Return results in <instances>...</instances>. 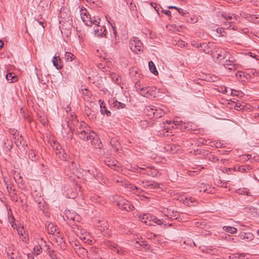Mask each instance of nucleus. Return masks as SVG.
Masks as SVG:
<instances>
[{"label":"nucleus","instance_id":"1","mask_svg":"<svg viewBox=\"0 0 259 259\" xmlns=\"http://www.w3.org/2000/svg\"><path fill=\"white\" fill-rule=\"evenodd\" d=\"M229 56L228 53L226 52H221L220 54H217L213 56L214 59L216 61H218L219 63L223 64L224 66L229 70H236L238 67V65L235 63L233 59H227V57Z\"/></svg>","mask_w":259,"mask_h":259},{"label":"nucleus","instance_id":"2","mask_svg":"<svg viewBox=\"0 0 259 259\" xmlns=\"http://www.w3.org/2000/svg\"><path fill=\"white\" fill-rule=\"evenodd\" d=\"M78 135L80 139L84 141H89L91 138L95 137L96 133L83 122L80 124V127L78 130Z\"/></svg>","mask_w":259,"mask_h":259},{"label":"nucleus","instance_id":"3","mask_svg":"<svg viewBox=\"0 0 259 259\" xmlns=\"http://www.w3.org/2000/svg\"><path fill=\"white\" fill-rule=\"evenodd\" d=\"M139 220L147 226H154L161 225L163 221L162 220L158 219L154 215L150 213H144L139 216Z\"/></svg>","mask_w":259,"mask_h":259},{"label":"nucleus","instance_id":"4","mask_svg":"<svg viewBox=\"0 0 259 259\" xmlns=\"http://www.w3.org/2000/svg\"><path fill=\"white\" fill-rule=\"evenodd\" d=\"M114 202L116 203L117 206L121 209L126 211H130L133 210L134 207L128 200L118 196H113Z\"/></svg>","mask_w":259,"mask_h":259},{"label":"nucleus","instance_id":"5","mask_svg":"<svg viewBox=\"0 0 259 259\" xmlns=\"http://www.w3.org/2000/svg\"><path fill=\"white\" fill-rule=\"evenodd\" d=\"M77 236L84 243L91 244L93 243V238L87 231L81 227H77L74 231Z\"/></svg>","mask_w":259,"mask_h":259},{"label":"nucleus","instance_id":"6","mask_svg":"<svg viewBox=\"0 0 259 259\" xmlns=\"http://www.w3.org/2000/svg\"><path fill=\"white\" fill-rule=\"evenodd\" d=\"M136 88L139 94L145 97H155L156 94V88L155 87H147L142 88L139 85L136 87Z\"/></svg>","mask_w":259,"mask_h":259},{"label":"nucleus","instance_id":"7","mask_svg":"<svg viewBox=\"0 0 259 259\" xmlns=\"http://www.w3.org/2000/svg\"><path fill=\"white\" fill-rule=\"evenodd\" d=\"M129 46L131 50L135 54H138L142 50V43L137 37L132 38L130 41Z\"/></svg>","mask_w":259,"mask_h":259},{"label":"nucleus","instance_id":"8","mask_svg":"<svg viewBox=\"0 0 259 259\" xmlns=\"http://www.w3.org/2000/svg\"><path fill=\"white\" fill-rule=\"evenodd\" d=\"M133 170L134 171H137L144 174H147L153 177L156 176L158 172L156 169H155L154 168L151 167H147L146 168H145L144 167L136 166L133 167Z\"/></svg>","mask_w":259,"mask_h":259},{"label":"nucleus","instance_id":"9","mask_svg":"<svg viewBox=\"0 0 259 259\" xmlns=\"http://www.w3.org/2000/svg\"><path fill=\"white\" fill-rule=\"evenodd\" d=\"M116 182L118 183H120L121 186L128 189L130 191H132L134 193L137 194V195H139L141 192L140 189L134 186V185L128 184V183L125 180H118L116 181Z\"/></svg>","mask_w":259,"mask_h":259},{"label":"nucleus","instance_id":"10","mask_svg":"<svg viewBox=\"0 0 259 259\" xmlns=\"http://www.w3.org/2000/svg\"><path fill=\"white\" fill-rule=\"evenodd\" d=\"M80 17L82 21L86 25H92L91 17L86 9H81L80 10Z\"/></svg>","mask_w":259,"mask_h":259},{"label":"nucleus","instance_id":"11","mask_svg":"<svg viewBox=\"0 0 259 259\" xmlns=\"http://www.w3.org/2000/svg\"><path fill=\"white\" fill-rule=\"evenodd\" d=\"M65 214L68 223L71 221H79V216L74 211L66 210L65 211Z\"/></svg>","mask_w":259,"mask_h":259},{"label":"nucleus","instance_id":"12","mask_svg":"<svg viewBox=\"0 0 259 259\" xmlns=\"http://www.w3.org/2000/svg\"><path fill=\"white\" fill-rule=\"evenodd\" d=\"M46 244L45 241L42 238H39L37 240V244L33 247V253L35 255H38L42 252V246Z\"/></svg>","mask_w":259,"mask_h":259},{"label":"nucleus","instance_id":"13","mask_svg":"<svg viewBox=\"0 0 259 259\" xmlns=\"http://www.w3.org/2000/svg\"><path fill=\"white\" fill-rule=\"evenodd\" d=\"M94 33L97 36H103L106 34V30L104 26L99 24L96 25L94 27Z\"/></svg>","mask_w":259,"mask_h":259},{"label":"nucleus","instance_id":"14","mask_svg":"<svg viewBox=\"0 0 259 259\" xmlns=\"http://www.w3.org/2000/svg\"><path fill=\"white\" fill-rule=\"evenodd\" d=\"M105 163L107 166L111 167L114 170L117 171L122 170V168L120 166V164L116 160H107L105 161Z\"/></svg>","mask_w":259,"mask_h":259},{"label":"nucleus","instance_id":"15","mask_svg":"<svg viewBox=\"0 0 259 259\" xmlns=\"http://www.w3.org/2000/svg\"><path fill=\"white\" fill-rule=\"evenodd\" d=\"M157 110V107L153 105L147 106L145 109V113L150 117L155 116V111Z\"/></svg>","mask_w":259,"mask_h":259},{"label":"nucleus","instance_id":"16","mask_svg":"<svg viewBox=\"0 0 259 259\" xmlns=\"http://www.w3.org/2000/svg\"><path fill=\"white\" fill-rule=\"evenodd\" d=\"M222 15L227 21L225 24L228 23L230 24V23H234L237 20L236 16L233 14H222Z\"/></svg>","mask_w":259,"mask_h":259},{"label":"nucleus","instance_id":"17","mask_svg":"<svg viewBox=\"0 0 259 259\" xmlns=\"http://www.w3.org/2000/svg\"><path fill=\"white\" fill-rule=\"evenodd\" d=\"M101 252L99 249L95 247H92L90 250V255L94 259H102L100 255Z\"/></svg>","mask_w":259,"mask_h":259},{"label":"nucleus","instance_id":"18","mask_svg":"<svg viewBox=\"0 0 259 259\" xmlns=\"http://www.w3.org/2000/svg\"><path fill=\"white\" fill-rule=\"evenodd\" d=\"M100 106V111L102 114L104 115L106 114L108 116L111 115V112L109 110L106 109V104L104 101H102L100 100L99 101Z\"/></svg>","mask_w":259,"mask_h":259},{"label":"nucleus","instance_id":"19","mask_svg":"<svg viewBox=\"0 0 259 259\" xmlns=\"http://www.w3.org/2000/svg\"><path fill=\"white\" fill-rule=\"evenodd\" d=\"M7 255L8 259H22L16 251L10 249L7 251Z\"/></svg>","mask_w":259,"mask_h":259},{"label":"nucleus","instance_id":"20","mask_svg":"<svg viewBox=\"0 0 259 259\" xmlns=\"http://www.w3.org/2000/svg\"><path fill=\"white\" fill-rule=\"evenodd\" d=\"M75 251L76 254L82 258H83L88 255V251L83 247H77L75 248Z\"/></svg>","mask_w":259,"mask_h":259},{"label":"nucleus","instance_id":"21","mask_svg":"<svg viewBox=\"0 0 259 259\" xmlns=\"http://www.w3.org/2000/svg\"><path fill=\"white\" fill-rule=\"evenodd\" d=\"M108 246L112 250L118 254H122L123 253V249L114 243L110 242L109 243Z\"/></svg>","mask_w":259,"mask_h":259},{"label":"nucleus","instance_id":"22","mask_svg":"<svg viewBox=\"0 0 259 259\" xmlns=\"http://www.w3.org/2000/svg\"><path fill=\"white\" fill-rule=\"evenodd\" d=\"M92 145L95 148H101L102 147V143L100 140H99L98 137L96 134L95 137H94V138H91L90 140Z\"/></svg>","mask_w":259,"mask_h":259},{"label":"nucleus","instance_id":"23","mask_svg":"<svg viewBox=\"0 0 259 259\" xmlns=\"http://www.w3.org/2000/svg\"><path fill=\"white\" fill-rule=\"evenodd\" d=\"M139 184L144 188L149 187L150 188H155L158 187V184L152 183L148 181H140Z\"/></svg>","mask_w":259,"mask_h":259},{"label":"nucleus","instance_id":"24","mask_svg":"<svg viewBox=\"0 0 259 259\" xmlns=\"http://www.w3.org/2000/svg\"><path fill=\"white\" fill-rule=\"evenodd\" d=\"M52 61L54 66H55L57 69H61L62 68L63 64L59 56H54Z\"/></svg>","mask_w":259,"mask_h":259},{"label":"nucleus","instance_id":"25","mask_svg":"<svg viewBox=\"0 0 259 259\" xmlns=\"http://www.w3.org/2000/svg\"><path fill=\"white\" fill-rule=\"evenodd\" d=\"M166 122L167 124H168V126H164V127L168 130L170 129V128H175V127L177 125H180L182 123V121H172L170 120V121L166 120Z\"/></svg>","mask_w":259,"mask_h":259},{"label":"nucleus","instance_id":"26","mask_svg":"<svg viewBox=\"0 0 259 259\" xmlns=\"http://www.w3.org/2000/svg\"><path fill=\"white\" fill-rule=\"evenodd\" d=\"M164 215L168 218L171 219H177L179 215V213L177 212L170 211L168 210L164 212Z\"/></svg>","mask_w":259,"mask_h":259},{"label":"nucleus","instance_id":"27","mask_svg":"<svg viewBox=\"0 0 259 259\" xmlns=\"http://www.w3.org/2000/svg\"><path fill=\"white\" fill-rule=\"evenodd\" d=\"M47 230L50 234H55V233H59V232H57V227L53 223H49L48 225Z\"/></svg>","mask_w":259,"mask_h":259},{"label":"nucleus","instance_id":"28","mask_svg":"<svg viewBox=\"0 0 259 259\" xmlns=\"http://www.w3.org/2000/svg\"><path fill=\"white\" fill-rule=\"evenodd\" d=\"M246 75H247V73L242 71H238L236 73L237 78L241 81H245V79L247 78Z\"/></svg>","mask_w":259,"mask_h":259},{"label":"nucleus","instance_id":"29","mask_svg":"<svg viewBox=\"0 0 259 259\" xmlns=\"http://www.w3.org/2000/svg\"><path fill=\"white\" fill-rule=\"evenodd\" d=\"M6 79L10 82H15L17 80L16 75L13 73H9L6 76Z\"/></svg>","mask_w":259,"mask_h":259},{"label":"nucleus","instance_id":"30","mask_svg":"<svg viewBox=\"0 0 259 259\" xmlns=\"http://www.w3.org/2000/svg\"><path fill=\"white\" fill-rule=\"evenodd\" d=\"M251 169L249 166L247 165H240L237 167V170L241 172H246Z\"/></svg>","mask_w":259,"mask_h":259},{"label":"nucleus","instance_id":"31","mask_svg":"<svg viewBox=\"0 0 259 259\" xmlns=\"http://www.w3.org/2000/svg\"><path fill=\"white\" fill-rule=\"evenodd\" d=\"M149 67L150 71L155 75L158 74V71L156 70V67L152 61L149 62Z\"/></svg>","mask_w":259,"mask_h":259},{"label":"nucleus","instance_id":"32","mask_svg":"<svg viewBox=\"0 0 259 259\" xmlns=\"http://www.w3.org/2000/svg\"><path fill=\"white\" fill-rule=\"evenodd\" d=\"M56 154L61 160H66L67 154L65 153L64 150L62 149L58 152H56Z\"/></svg>","mask_w":259,"mask_h":259},{"label":"nucleus","instance_id":"33","mask_svg":"<svg viewBox=\"0 0 259 259\" xmlns=\"http://www.w3.org/2000/svg\"><path fill=\"white\" fill-rule=\"evenodd\" d=\"M90 200L92 203L103 204V202H100V198L97 195H93L90 197Z\"/></svg>","mask_w":259,"mask_h":259},{"label":"nucleus","instance_id":"34","mask_svg":"<svg viewBox=\"0 0 259 259\" xmlns=\"http://www.w3.org/2000/svg\"><path fill=\"white\" fill-rule=\"evenodd\" d=\"M200 46H202L201 50L202 51L206 54H208L210 52V49L209 48L208 45L206 43L200 44Z\"/></svg>","mask_w":259,"mask_h":259},{"label":"nucleus","instance_id":"35","mask_svg":"<svg viewBox=\"0 0 259 259\" xmlns=\"http://www.w3.org/2000/svg\"><path fill=\"white\" fill-rule=\"evenodd\" d=\"M223 229L225 231L231 234H234L237 232V229L233 227L225 226Z\"/></svg>","mask_w":259,"mask_h":259},{"label":"nucleus","instance_id":"36","mask_svg":"<svg viewBox=\"0 0 259 259\" xmlns=\"http://www.w3.org/2000/svg\"><path fill=\"white\" fill-rule=\"evenodd\" d=\"M184 202L188 205H195L196 204L195 200L192 197L186 198Z\"/></svg>","mask_w":259,"mask_h":259},{"label":"nucleus","instance_id":"37","mask_svg":"<svg viewBox=\"0 0 259 259\" xmlns=\"http://www.w3.org/2000/svg\"><path fill=\"white\" fill-rule=\"evenodd\" d=\"M218 90L220 92H222L223 94H228L230 91L231 94H232L233 93L232 90H228L227 88L225 86L220 87L218 89Z\"/></svg>","mask_w":259,"mask_h":259},{"label":"nucleus","instance_id":"38","mask_svg":"<svg viewBox=\"0 0 259 259\" xmlns=\"http://www.w3.org/2000/svg\"><path fill=\"white\" fill-rule=\"evenodd\" d=\"M91 21H92V25L94 24V25H95V26L96 25L100 24L101 19L98 16H95L93 17V18H91Z\"/></svg>","mask_w":259,"mask_h":259},{"label":"nucleus","instance_id":"39","mask_svg":"<svg viewBox=\"0 0 259 259\" xmlns=\"http://www.w3.org/2000/svg\"><path fill=\"white\" fill-rule=\"evenodd\" d=\"M51 146L53 149L56 150V152H58L62 149L61 146L56 142H53Z\"/></svg>","mask_w":259,"mask_h":259},{"label":"nucleus","instance_id":"40","mask_svg":"<svg viewBox=\"0 0 259 259\" xmlns=\"http://www.w3.org/2000/svg\"><path fill=\"white\" fill-rule=\"evenodd\" d=\"M64 58L66 61H71L73 59L74 55L70 52H66Z\"/></svg>","mask_w":259,"mask_h":259},{"label":"nucleus","instance_id":"41","mask_svg":"<svg viewBox=\"0 0 259 259\" xmlns=\"http://www.w3.org/2000/svg\"><path fill=\"white\" fill-rule=\"evenodd\" d=\"M24 234H23L22 236L20 237L21 239H22V241L25 242L26 244L29 243V237L27 233L25 232V231H24Z\"/></svg>","mask_w":259,"mask_h":259},{"label":"nucleus","instance_id":"42","mask_svg":"<svg viewBox=\"0 0 259 259\" xmlns=\"http://www.w3.org/2000/svg\"><path fill=\"white\" fill-rule=\"evenodd\" d=\"M163 114V111L161 109L157 108V110H156V111H155V114L154 117H155L156 118L160 117L162 116Z\"/></svg>","mask_w":259,"mask_h":259},{"label":"nucleus","instance_id":"43","mask_svg":"<svg viewBox=\"0 0 259 259\" xmlns=\"http://www.w3.org/2000/svg\"><path fill=\"white\" fill-rule=\"evenodd\" d=\"M115 106L117 107L118 109H122L125 107V104L116 101L114 102Z\"/></svg>","mask_w":259,"mask_h":259},{"label":"nucleus","instance_id":"44","mask_svg":"<svg viewBox=\"0 0 259 259\" xmlns=\"http://www.w3.org/2000/svg\"><path fill=\"white\" fill-rule=\"evenodd\" d=\"M85 171L90 173L91 175H93L94 176H95V172H97V170L95 168L92 167L89 169L86 170Z\"/></svg>","mask_w":259,"mask_h":259},{"label":"nucleus","instance_id":"45","mask_svg":"<svg viewBox=\"0 0 259 259\" xmlns=\"http://www.w3.org/2000/svg\"><path fill=\"white\" fill-rule=\"evenodd\" d=\"M82 94L87 97H90L91 96L90 92L87 89H81Z\"/></svg>","mask_w":259,"mask_h":259},{"label":"nucleus","instance_id":"46","mask_svg":"<svg viewBox=\"0 0 259 259\" xmlns=\"http://www.w3.org/2000/svg\"><path fill=\"white\" fill-rule=\"evenodd\" d=\"M35 155L32 151L29 153L28 156L29 158L31 159V160L33 161L35 160Z\"/></svg>","mask_w":259,"mask_h":259},{"label":"nucleus","instance_id":"47","mask_svg":"<svg viewBox=\"0 0 259 259\" xmlns=\"http://www.w3.org/2000/svg\"><path fill=\"white\" fill-rule=\"evenodd\" d=\"M112 78L113 79V81H114L116 83H119V81L118 77L116 76V75H113Z\"/></svg>","mask_w":259,"mask_h":259},{"label":"nucleus","instance_id":"48","mask_svg":"<svg viewBox=\"0 0 259 259\" xmlns=\"http://www.w3.org/2000/svg\"><path fill=\"white\" fill-rule=\"evenodd\" d=\"M244 107V106L243 105H242L241 104H236L235 107V108L236 110H242V109H243Z\"/></svg>","mask_w":259,"mask_h":259},{"label":"nucleus","instance_id":"49","mask_svg":"<svg viewBox=\"0 0 259 259\" xmlns=\"http://www.w3.org/2000/svg\"><path fill=\"white\" fill-rule=\"evenodd\" d=\"M17 231H18V234L20 235V237L21 236H22L23 234H24V231H25L24 230L23 227H21V228H19V229H18Z\"/></svg>","mask_w":259,"mask_h":259},{"label":"nucleus","instance_id":"50","mask_svg":"<svg viewBox=\"0 0 259 259\" xmlns=\"http://www.w3.org/2000/svg\"><path fill=\"white\" fill-rule=\"evenodd\" d=\"M238 259H248L246 257V255L244 253H238Z\"/></svg>","mask_w":259,"mask_h":259},{"label":"nucleus","instance_id":"51","mask_svg":"<svg viewBox=\"0 0 259 259\" xmlns=\"http://www.w3.org/2000/svg\"><path fill=\"white\" fill-rule=\"evenodd\" d=\"M177 10H178L179 13L182 15H184L185 14L187 13L186 11H184L183 9H181V8H178Z\"/></svg>","mask_w":259,"mask_h":259},{"label":"nucleus","instance_id":"52","mask_svg":"<svg viewBox=\"0 0 259 259\" xmlns=\"http://www.w3.org/2000/svg\"><path fill=\"white\" fill-rule=\"evenodd\" d=\"M238 253L233 254L229 256L230 258L231 259H238Z\"/></svg>","mask_w":259,"mask_h":259},{"label":"nucleus","instance_id":"53","mask_svg":"<svg viewBox=\"0 0 259 259\" xmlns=\"http://www.w3.org/2000/svg\"><path fill=\"white\" fill-rule=\"evenodd\" d=\"M162 12L167 16H170L171 14L170 11L167 10H163Z\"/></svg>","mask_w":259,"mask_h":259},{"label":"nucleus","instance_id":"54","mask_svg":"<svg viewBox=\"0 0 259 259\" xmlns=\"http://www.w3.org/2000/svg\"><path fill=\"white\" fill-rule=\"evenodd\" d=\"M223 31H224V30L222 28H218L217 29V32L218 33L221 34H222Z\"/></svg>","mask_w":259,"mask_h":259},{"label":"nucleus","instance_id":"55","mask_svg":"<svg viewBox=\"0 0 259 259\" xmlns=\"http://www.w3.org/2000/svg\"><path fill=\"white\" fill-rule=\"evenodd\" d=\"M252 74L254 76H259V72L255 70H252Z\"/></svg>","mask_w":259,"mask_h":259},{"label":"nucleus","instance_id":"56","mask_svg":"<svg viewBox=\"0 0 259 259\" xmlns=\"http://www.w3.org/2000/svg\"><path fill=\"white\" fill-rule=\"evenodd\" d=\"M27 258L28 259H34V257L31 253H28L27 254Z\"/></svg>","mask_w":259,"mask_h":259},{"label":"nucleus","instance_id":"57","mask_svg":"<svg viewBox=\"0 0 259 259\" xmlns=\"http://www.w3.org/2000/svg\"><path fill=\"white\" fill-rule=\"evenodd\" d=\"M192 45L196 47L197 48H202V46H200V44H192Z\"/></svg>","mask_w":259,"mask_h":259},{"label":"nucleus","instance_id":"58","mask_svg":"<svg viewBox=\"0 0 259 259\" xmlns=\"http://www.w3.org/2000/svg\"><path fill=\"white\" fill-rule=\"evenodd\" d=\"M37 22L42 26V28H45V26L44 25V22L41 21H37Z\"/></svg>","mask_w":259,"mask_h":259},{"label":"nucleus","instance_id":"59","mask_svg":"<svg viewBox=\"0 0 259 259\" xmlns=\"http://www.w3.org/2000/svg\"><path fill=\"white\" fill-rule=\"evenodd\" d=\"M200 191H203L204 192H207V193H208V192L207 191V190L206 189H204L202 187H201V189L200 190Z\"/></svg>","mask_w":259,"mask_h":259},{"label":"nucleus","instance_id":"60","mask_svg":"<svg viewBox=\"0 0 259 259\" xmlns=\"http://www.w3.org/2000/svg\"><path fill=\"white\" fill-rule=\"evenodd\" d=\"M168 8L169 9H176V10H178V7H175V6H168Z\"/></svg>","mask_w":259,"mask_h":259},{"label":"nucleus","instance_id":"61","mask_svg":"<svg viewBox=\"0 0 259 259\" xmlns=\"http://www.w3.org/2000/svg\"><path fill=\"white\" fill-rule=\"evenodd\" d=\"M246 236H246V238H250V239L251 238V237L252 236V234H250V233L248 234H246Z\"/></svg>","mask_w":259,"mask_h":259},{"label":"nucleus","instance_id":"62","mask_svg":"<svg viewBox=\"0 0 259 259\" xmlns=\"http://www.w3.org/2000/svg\"><path fill=\"white\" fill-rule=\"evenodd\" d=\"M3 46L4 42L2 40H0V49L3 47Z\"/></svg>","mask_w":259,"mask_h":259},{"label":"nucleus","instance_id":"63","mask_svg":"<svg viewBox=\"0 0 259 259\" xmlns=\"http://www.w3.org/2000/svg\"><path fill=\"white\" fill-rule=\"evenodd\" d=\"M179 45H180L181 46H185V44L184 42L181 41V42H180Z\"/></svg>","mask_w":259,"mask_h":259},{"label":"nucleus","instance_id":"64","mask_svg":"<svg viewBox=\"0 0 259 259\" xmlns=\"http://www.w3.org/2000/svg\"><path fill=\"white\" fill-rule=\"evenodd\" d=\"M170 150H171V151H174V152H175L174 150L172 148V147H170ZM177 151V150H175V151Z\"/></svg>","mask_w":259,"mask_h":259}]
</instances>
